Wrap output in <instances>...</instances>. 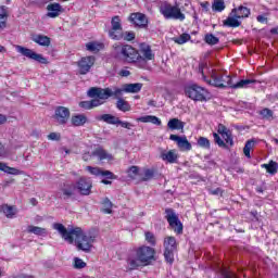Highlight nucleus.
Returning a JSON list of instances; mask_svg holds the SVG:
<instances>
[{"label": "nucleus", "mask_w": 278, "mask_h": 278, "mask_svg": "<svg viewBox=\"0 0 278 278\" xmlns=\"http://www.w3.org/2000/svg\"><path fill=\"white\" fill-rule=\"evenodd\" d=\"M220 81L223 85H220L219 88H232L235 90H238L240 88H249L251 84L257 83V80L255 79H242L233 84V78L229 75H223Z\"/></svg>", "instance_id": "nucleus-6"}, {"label": "nucleus", "mask_w": 278, "mask_h": 278, "mask_svg": "<svg viewBox=\"0 0 278 278\" xmlns=\"http://www.w3.org/2000/svg\"><path fill=\"white\" fill-rule=\"evenodd\" d=\"M165 214V218L169 227L175 231V233H184V224H181V220H179V217L175 213V210L166 208Z\"/></svg>", "instance_id": "nucleus-8"}, {"label": "nucleus", "mask_w": 278, "mask_h": 278, "mask_svg": "<svg viewBox=\"0 0 278 278\" xmlns=\"http://www.w3.org/2000/svg\"><path fill=\"white\" fill-rule=\"evenodd\" d=\"M142 90V84L141 83H135V84H125L124 85V92H130V93H137Z\"/></svg>", "instance_id": "nucleus-29"}, {"label": "nucleus", "mask_w": 278, "mask_h": 278, "mask_svg": "<svg viewBox=\"0 0 278 278\" xmlns=\"http://www.w3.org/2000/svg\"><path fill=\"white\" fill-rule=\"evenodd\" d=\"M213 138L215 141V144L219 146L222 149H229V144L225 143V141L220 138V135L214 132Z\"/></svg>", "instance_id": "nucleus-43"}, {"label": "nucleus", "mask_w": 278, "mask_h": 278, "mask_svg": "<svg viewBox=\"0 0 278 278\" xmlns=\"http://www.w3.org/2000/svg\"><path fill=\"white\" fill-rule=\"evenodd\" d=\"M263 118H265L266 121H270V118H273V110L265 108L263 110L260 111L258 113Z\"/></svg>", "instance_id": "nucleus-47"}, {"label": "nucleus", "mask_w": 278, "mask_h": 278, "mask_svg": "<svg viewBox=\"0 0 278 278\" xmlns=\"http://www.w3.org/2000/svg\"><path fill=\"white\" fill-rule=\"evenodd\" d=\"M86 170H88V173H90V175H94V177H101V172L103 170V168L87 166Z\"/></svg>", "instance_id": "nucleus-49"}, {"label": "nucleus", "mask_w": 278, "mask_h": 278, "mask_svg": "<svg viewBox=\"0 0 278 278\" xmlns=\"http://www.w3.org/2000/svg\"><path fill=\"white\" fill-rule=\"evenodd\" d=\"M117 125H121V127H123L124 129H131V127H134V125H131V123L123 122V121H121V118L117 119Z\"/></svg>", "instance_id": "nucleus-57"}, {"label": "nucleus", "mask_w": 278, "mask_h": 278, "mask_svg": "<svg viewBox=\"0 0 278 278\" xmlns=\"http://www.w3.org/2000/svg\"><path fill=\"white\" fill-rule=\"evenodd\" d=\"M217 134L222 136V138L225 140L226 144H229L231 147L233 144V137H231V130H229L225 125L219 124L217 126Z\"/></svg>", "instance_id": "nucleus-19"}, {"label": "nucleus", "mask_w": 278, "mask_h": 278, "mask_svg": "<svg viewBox=\"0 0 278 278\" xmlns=\"http://www.w3.org/2000/svg\"><path fill=\"white\" fill-rule=\"evenodd\" d=\"M48 140H60V134L51 132L50 135H48Z\"/></svg>", "instance_id": "nucleus-60"}, {"label": "nucleus", "mask_w": 278, "mask_h": 278, "mask_svg": "<svg viewBox=\"0 0 278 278\" xmlns=\"http://www.w3.org/2000/svg\"><path fill=\"white\" fill-rule=\"evenodd\" d=\"M212 10L213 12H223L225 10V0H214Z\"/></svg>", "instance_id": "nucleus-38"}, {"label": "nucleus", "mask_w": 278, "mask_h": 278, "mask_svg": "<svg viewBox=\"0 0 278 278\" xmlns=\"http://www.w3.org/2000/svg\"><path fill=\"white\" fill-rule=\"evenodd\" d=\"M97 59L94 56H84L77 62L79 75H88L90 68L94 66Z\"/></svg>", "instance_id": "nucleus-14"}, {"label": "nucleus", "mask_w": 278, "mask_h": 278, "mask_svg": "<svg viewBox=\"0 0 278 278\" xmlns=\"http://www.w3.org/2000/svg\"><path fill=\"white\" fill-rule=\"evenodd\" d=\"M136 39V33L135 31H125L123 33L122 40H126L127 42H131V40Z\"/></svg>", "instance_id": "nucleus-50"}, {"label": "nucleus", "mask_w": 278, "mask_h": 278, "mask_svg": "<svg viewBox=\"0 0 278 278\" xmlns=\"http://www.w3.org/2000/svg\"><path fill=\"white\" fill-rule=\"evenodd\" d=\"M96 121H102V123H106L108 125H118V117L112 114H102L96 116Z\"/></svg>", "instance_id": "nucleus-25"}, {"label": "nucleus", "mask_w": 278, "mask_h": 278, "mask_svg": "<svg viewBox=\"0 0 278 278\" xmlns=\"http://www.w3.org/2000/svg\"><path fill=\"white\" fill-rule=\"evenodd\" d=\"M52 118L56 125H67L71 121V110L66 106H56Z\"/></svg>", "instance_id": "nucleus-9"}, {"label": "nucleus", "mask_w": 278, "mask_h": 278, "mask_svg": "<svg viewBox=\"0 0 278 278\" xmlns=\"http://www.w3.org/2000/svg\"><path fill=\"white\" fill-rule=\"evenodd\" d=\"M47 16H49V18H58V16H60V12L62 11V5H60V3H51L47 7Z\"/></svg>", "instance_id": "nucleus-24"}, {"label": "nucleus", "mask_w": 278, "mask_h": 278, "mask_svg": "<svg viewBox=\"0 0 278 278\" xmlns=\"http://www.w3.org/2000/svg\"><path fill=\"white\" fill-rule=\"evenodd\" d=\"M201 8L205 10V12H208L210 10V2L205 1V2H201L200 3Z\"/></svg>", "instance_id": "nucleus-62"}, {"label": "nucleus", "mask_w": 278, "mask_h": 278, "mask_svg": "<svg viewBox=\"0 0 278 278\" xmlns=\"http://www.w3.org/2000/svg\"><path fill=\"white\" fill-rule=\"evenodd\" d=\"M204 42H206V45H218V42H220V39H218V37L214 36L213 34H206L204 37Z\"/></svg>", "instance_id": "nucleus-39"}, {"label": "nucleus", "mask_w": 278, "mask_h": 278, "mask_svg": "<svg viewBox=\"0 0 278 278\" xmlns=\"http://www.w3.org/2000/svg\"><path fill=\"white\" fill-rule=\"evenodd\" d=\"M262 168H265L269 175H277L278 164L275 161H270L268 164L261 165Z\"/></svg>", "instance_id": "nucleus-34"}, {"label": "nucleus", "mask_w": 278, "mask_h": 278, "mask_svg": "<svg viewBox=\"0 0 278 278\" xmlns=\"http://www.w3.org/2000/svg\"><path fill=\"white\" fill-rule=\"evenodd\" d=\"M164 258L167 264H173L175 262V250H164Z\"/></svg>", "instance_id": "nucleus-44"}, {"label": "nucleus", "mask_w": 278, "mask_h": 278, "mask_svg": "<svg viewBox=\"0 0 278 278\" xmlns=\"http://www.w3.org/2000/svg\"><path fill=\"white\" fill-rule=\"evenodd\" d=\"M163 247L167 251H177V239L175 237H166Z\"/></svg>", "instance_id": "nucleus-26"}, {"label": "nucleus", "mask_w": 278, "mask_h": 278, "mask_svg": "<svg viewBox=\"0 0 278 278\" xmlns=\"http://www.w3.org/2000/svg\"><path fill=\"white\" fill-rule=\"evenodd\" d=\"M139 55H140L139 60H142L143 62L155 60V54L153 53V50H151V46L147 43L140 45Z\"/></svg>", "instance_id": "nucleus-17"}, {"label": "nucleus", "mask_w": 278, "mask_h": 278, "mask_svg": "<svg viewBox=\"0 0 278 278\" xmlns=\"http://www.w3.org/2000/svg\"><path fill=\"white\" fill-rule=\"evenodd\" d=\"M113 49L117 55H121L125 62L129 64L140 61V52L130 45H113Z\"/></svg>", "instance_id": "nucleus-3"}, {"label": "nucleus", "mask_w": 278, "mask_h": 278, "mask_svg": "<svg viewBox=\"0 0 278 278\" xmlns=\"http://www.w3.org/2000/svg\"><path fill=\"white\" fill-rule=\"evenodd\" d=\"M255 147V140L251 139L245 142V146L243 148V153L245 157L251 159V150Z\"/></svg>", "instance_id": "nucleus-37"}, {"label": "nucleus", "mask_w": 278, "mask_h": 278, "mask_svg": "<svg viewBox=\"0 0 278 278\" xmlns=\"http://www.w3.org/2000/svg\"><path fill=\"white\" fill-rule=\"evenodd\" d=\"M109 37L112 40H123V25L121 24V17L114 16L111 21V29L109 30Z\"/></svg>", "instance_id": "nucleus-10"}, {"label": "nucleus", "mask_w": 278, "mask_h": 278, "mask_svg": "<svg viewBox=\"0 0 278 278\" xmlns=\"http://www.w3.org/2000/svg\"><path fill=\"white\" fill-rule=\"evenodd\" d=\"M197 144L201 149H208V150L211 149L210 139H207L205 137L198 138Z\"/></svg>", "instance_id": "nucleus-42"}, {"label": "nucleus", "mask_w": 278, "mask_h": 278, "mask_svg": "<svg viewBox=\"0 0 278 278\" xmlns=\"http://www.w3.org/2000/svg\"><path fill=\"white\" fill-rule=\"evenodd\" d=\"M2 212L5 214L7 218H14L16 211L12 206L2 205Z\"/></svg>", "instance_id": "nucleus-41"}, {"label": "nucleus", "mask_w": 278, "mask_h": 278, "mask_svg": "<svg viewBox=\"0 0 278 278\" xmlns=\"http://www.w3.org/2000/svg\"><path fill=\"white\" fill-rule=\"evenodd\" d=\"M62 199L64 201H68V199H73L75 197V187L67 185L61 189Z\"/></svg>", "instance_id": "nucleus-27"}, {"label": "nucleus", "mask_w": 278, "mask_h": 278, "mask_svg": "<svg viewBox=\"0 0 278 278\" xmlns=\"http://www.w3.org/2000/svg\"><path fill=\"white\" fill-rule=\"evenodd\" d=\"M93 154L99 157V160H108V162H112L114 156L103 149H97Z\"/></svg>", "instance_id": "nucleus-30"}, {"label": "nucleus", "mask_w": 278, "mask_h": 278, "mask_svg": "<svg viewBox=\"0 0 278 278\" xmlns=\"http://www.w3.org/2000/svg\"><path fill=\"white\" fill-rule=\"evenodd\" d=\"M224 25L225 27H240V25H242V23L240 21H238V17L236 16H229L224 21Z\"/></svg>", "instance_id": "nucleus-35"}, {"label": "nucleus", "mask_w": 278, "mask_h": 278, "mask_svg": "<svg viewBox=\"0 0 278 278\" xmlns=\"http://www.w3.org/2000/svg\"><path fill=\"white\" fill-rule=\"evenodd\" d=\"M4 173H8L9 175H20L21 172L14 167H10L8 165H5L4 167Z\"/></svg>", "instance_id": "nucleus-53"}, {"label": "nucleus", "mask_w": 278, "mask_h": 278, "mask_svg": "<svg viewBox=\"0 0 278 278\" xmlns=\"http://www.w3.org/2000/svg\"><path fill=\"white\" fill-rule=\"evenodd\" d=\"M8 23V7H0V29H5Z\"/></svg>", "instance_id": "nucleus-32"}, {"label": "nucleus", "mask_w": 278, "mask_h": 278, "mask_svg": "<svg viewBox=\"0 0 278 278\" xmlns=\"http://www.w3.org/2000/svg\"><path fill=\"white\" fill-rule=\"evenodd\" d=\"M224 278H236V274H230V273L225 271Z\"/></svg>", "instance_id": "nucleus-64"}, {"label": "nucleus", "mask_w": 278, "mask_h": 278, "mask_svg": "<svg viewBox=\"0 0 278 278\" xmlns=\"http://www.w3.org/2000/svg\"><path fill=\"white\" fill-rule=\"evenodd\" d=\"M100 177H103L104 179H118V176L114 175V173H112L111 170L108 169H103L100 174Z\"/></svg>", "instance_id": "nucleus-48"}, {"label": "nucleus", "mask_w": 278, "mask_h": 278, "mask_svg": "<svg viewBox=\"0 0 278 278\" xmlns=\"http://www.w3.org/2000/svg\"><path fill=\"white\" fill-rule=\"evenodd\" d=\"M102 205H103V208H102L103 214H112V207L114 205V204H112V201H110L108 198H105L102 201Z\"/></svg>", "instance_id": "nucleus-40"}, {"label": "nucleus", "mask_w": 278, "mask_h": 278, "mask_svg": "<svg viewBox=\"0 0 278 278\" xmlns=\"http://www.w3.org/2000/svg\"><path fill=\"white\" fill-rule=\"evenodd\" d=\"M161 159L163 162H167L168 164H177L179 154H177V150H163L161 152Z\"/></svg>", "instance_id": "nucleus-18"}, {"label": "nucleus", "mask_w": 278, "mask_h": 278, "mask_svg": "<svg viewBox=\"0 0 278 278\" xmlns=\"http://www.w3.org/2000/svg\"><path fill=\"white\" fill-rule=\"evenodd\" d=\"M256 21L258 23H268V17H266L265 15H257Z\"/></svg>", "instance_id": "nucleus-61"}, {"label": "nucleus", "mask_w": 278, "mask_h": 278, "mask_svg": "<svg viewBox=\"0 0 278 278\" xmlns=\"http://www.w3.org/2000/svg\"><path fill=\"white\" fill-rule=\"evenodd\" d=\"M139 123H152V125H162V119L155 115H146L138 118Z\"/></svg>", "instance_id": "nucleus-28"}, {"label": "nucleus", "mask_w": 278, "mask_h": 278, "mask_svg": "<svg viewBox=\"0 0 278 278\" xmlns=\"http://www.w3.org/2000/svg\"><path fill=\"white\" fill-rule=\"evenodd\" d=\"M168 129L172 131H181L184 134V127H186V123L181 122L179 118H172L167 123Z\"/></svg>", "instance_id": "nucleus-23"}, {"label": "nucleus", "mask_w": 278, "mask_h": 278, "mask_svg": "<svg viewBox=\"0 0 278 278\" xmlns=\"http://www.w3.org/2000/svg\"><path fill=\"white\" fill-rule=\"evenodd\" d=\"M75 188L83 197H90V194H92V180H90V178L80 177L76 181Z\"/></svg>", "instance_id": "nucleus-12"}, {"label": "nucleus", "mask_w": 278, "mask_h": 278, "mask_svg": "<svg viewBox=\"0 0 278 278\" xmlns=\"http://www.w3.org/2000/svg\"><path fill=\"white\" fill-rule=\"evenodd\" d=\"M199 73H201L202 79L210 86H215L216 88H220V86H223V75L216 73V70L207 66L206 64L199 65Z\"/></svg>", "instance_id": "nucleus-4"}, {"label": "nucleus", "mask_w": 278, "mask_h": 278, "mask_svg": "<svg viewBox=\"0 0 278 278\" xmlns=\"http://www.w3.org/2000/svg\"><path fill=\"white\" fill-rule=\"evenodd\" d=\"M16 51L17 53L24 55V58H28V60H34L35 62H39V64H47V58L42 56V54L34 52V50L29 48L16 46Z\"/></svg>", "instance_id": "nucleus-11"}, {"label": "nucleus", "mask_w": 278, "mask_h": 278, "mask_svg": "<svg viewBox=\"0 0 278 278\" xmlns=\"http://www.w3.org/2000/svg\"><path fill=\"white\" fill-rule=\"evenodd\" d=\"M52 227L60 233L61 238H63L65 242H68L70 244L75 242L78 251L90 253L92 244H94V236L84 232V230H81L79 227L68 230L60 223H54Z\"/></svg>", "instance_id": "nucleus-1"}, {"label": "nucleus", "mask_w": 278, "mask_h": 278, "mask_svg": "<svg viewBox=\"0 0 278 278\" xmlns=\"http://www.w3.org/2000/svg\"><path fill=\"white\" fill-rule=\"evenodd\" d=\"M8 123V117L3 114H0V125H5Z\"/></svg>", "instance_id": "nucleus-63"}, {"label": "nucleus", "mask_w": 278, "mask_h": 278, "mask_svg": "<svg viewBox=\"0 0 278 278\" xmlns=\"http://www.w3.org/2000/svg\"><path fill=\"white\" fill-rule=\"evenodd\" d=\"M88 97L91 99H99L100 101H108L110 97H112V89L111 88H99V87H91L88 90Z\"/></svg>", "instance_id": "nucleus-13"}, {"label": "nucleus", "mask_w": 278, "mask_h": 278, "mask_svg": "<svg viewBox=\"0 0 278 278\" xmlns=\"http://www.w3.org/2000/svg\"><path fill=\"white\" fill-rule=\"evenodd\" d=\"M87 51H90L91 53H98V51H101L103 49V43L98 42H88L86 45Z\"/></svg>", "instance_id": "nucleus-36"}, {"label": "nucleus", "mask_w": 278, "mask_h": 278, "mask_svg": "<svg viewBox=\"0 0 278 278\" xmlns=\"http://www.w3.org/2000/svg\"><path fill=\"white\" fill-rule=\"evenodd\" d=\"M129 21L140 29H147V27H149V18L143 13H131L129 16Z\"/></svg>", "instance_id": "nucleus-15"}, {"label": "nucleus", "mask_w": 278, "mask_h": 278, "mask_svg": "<svg viewBox=\"0 0 278 278\" xmlns=\"http://www.w3.org/2000/svg\"><path fill=\"white\" fill-rule=\"evenodd\" d=\"M185 94L192 101H207V89L198 84H190L185 87Z\"/></svg>", "instance_id": "nucleus-5"}, {"label": "nucleus", "mask_w": 278, "mask_h": 278, "mask_svg": "<svg viewBox=\"0 0 278 278\" xmlns=\"http://www.w3.org/2000/svg\"><path fill=\"white\" fill-rule=\"evenodd\" d=\"M139 175H140V170H139L138 166H131L128 169V177L130 179H138Z\"/></svg>", "instance_id": "nucleus-46"}, {"label": "nucleus", "mask_w": 278, "mask_h": 278, "mask_svg": "<svg viewBox=\"0 0 278 278\" xmlns=\"http://www.w3.org/2000/svg\"><path fill=\"white\" fill-rule=\"evenodd\" d=\"M123 92H125V88L121 89V88L114 87L113 90L111 89L112 97H117L118 98L123 94Z\"/></svg>", "instance_id": "nucleus-55"}, {"label": "nucleus", "mask_w": 278, "mask_h": 278, "mask_svg": "<svg viewBox=\"0 0 278 278\" xmlns=\"http://www.w3.org/2000/svg\"><path fill=\"white\" fill-rule=\"evenodd\" d=\"M86 123H88V117L85 114H74L71 117L73 127H84Z\"/></svg>", "instance_id": "nucleus-22"}, {"label": "nucleus", "mask_w": 278, "mask_h": 278, "mask_svg": "<svg viewBox=\"0 0 278 278\" xmlns=\"http://www.w3.org/2000/svg\"><path fill=\"white\" fill-rule=\"evenodd\" d=\"M27 233H34L35 236L45 237V236H47V230H46V228H42V227L29 225L27 227Z\"/></svg>", "instance_id": "nucleus-31"}, {"label": "nucleus", "mask_w": 278, "mask_h": 278, "mask_svg": "<svg viewBox=\"0 0 278 278\" xmlns=\"http://www.w3.org/2000/svg\"><path fill=\"white\" fill-rule=\"evenodd\" d=\"M126 262L129 270H137L140 266H151L155 262V249L148 245L135 248L128 253Z\"/></svg>", "instance_id": "nucleus-2"}, {"label": "nucleus", "mask_w": 278, "mask_h": 278, "mask_svg": "<svg viewBox=\"0 0 278 278\" xmlns=\"http://www.w3.org/2000/svg\"><path fill=\"white\" fill-rule=\"evenodd\" d=\"M119 77H129V75H131V72H129V70L127 68H123L118 72Z\"/></svg>", "instance_id": "nucleus-59"}, {"label": "nucleus", "mask_w": 278, "mask_h": 278, "mask_svg": "<svg viewBox=\"0 0 278 278\" xmlns=\"http://www.w3.org/2000/svg\"><path fill=\"white\" fill-rule=\"evenodd\" d=\"M79 108H83L84 110H92L91 101H81Z\"/></svg>", "instance_id": "nucleus-58"}, {"label": "nucleus", "mask_w": 278, "mask_h": 278, "mask_svg": "<svg viewBox=\"0 0 278 278\" xmlns=\"http://www.w3.org/2000/svg\"><path fill=\"white\" fill-rule=\"evenodd\" d=\"M103 103H105V101L100 100L99 98H94L91 100V110L93 108H99V105H103Z\"/></svg>", "instance_id": "nucleus-56"}, {"label": "nucleus", "mask_w": 278, "mask_h": 278, "mask_svg": "<svg viewBox=\"0 0 278 278\" xmlns=\"http://www.w3.org/2000/svg\"><path fill=\"white\" fill-rule=\"evenodd\" d=\"M169 140L176 142L180 151H192V143L188 141V138L186 136L170 135Z\"/></svg>", "instance_id": "nucleus-16"}, {"label": "nucleus", "mask_w": 278, "mask_h": 278, "mask_svg": "<svg viewBox=\"0 0 278 278\" xmlns=\"http://www.w3.org/2000/svg\"><path fill=\"white\" fill-rule=\"evenodd\" d=\"M31 40L39 47H51V38L47 35H31Z\"/></svg>", "instance_id": "nucleus-21"}, {"label": "nucleus", "mask_w": 278, "mask_h": 278, "mask_svg": "<svg viewBox=\"0 0 278 278\" xmlns=\"http://www.w3.org/2000/svg\"><path fill=\"white\" fill-rule=\"evenodd\" d=\"M161 14L164 18H174L175 21H186V15L181 13L178 7H173L170 4H164L160 9Z\"/></svg>", "instance_id": "nucleus-7"}, {"label": "nucleus", "mask_w": 278, "mask_h": 278, "mask_svg": "<svg viewBox=\"0 0 278 278\" xmlns=\"http://www.w3.org/2000/svg\"><path fill=\"white\" fill-rule=\"evenodd\" d=\"M75 268L81 269V268H86V262H84L81 258H75V263H74Z\"/></svg>", "instance_id": "nucleus-54"}, {"label": "nucleus", "mask_w": 278, "mask_h": 278, "mask_svg": "<svg viewBox=\"0 0 278 278\" xmlns=\"http://www.w3.org/2000/svg\"><path fill=\"white\" fill-rule=\"evenodd\" d=\"M231 16H235V18H249L251 16V9L240 5L237 9H232Z\"/></svg>", "instance_id": "nucleus-20"}, {"label": "nucleus", "mask_w": 278, "mask_h": 278, "mask_svg": "<svg viewBox=\"0 0 278 278\" xmlns=\"http://www.w3.org/2000/svg\"><path fill=\"white\" fill-rule=\"evenodd\" d=\"M153 169H146L143 172V177L141 178V181H149L150 179H153Z\"/></svg>", "instance_id": "nucleus-51"}, {"label": "nucleus", "mask_w": 278, "mask_h": 278, "mask_svg": "<svg viewBox=\"0 0 278 278\" xmlns=\"http://www.w3.org/2000/svg\"><path fill=\"white\" fill-rule=\"evenodd\" d=\"M116 108L117 110H119V112H131V105L123 98H118L116 102Z\"/></svg>", "instance_id": "nucleus-33"}, {"label": "nucleus", "mask_w": 278, "mask_h": 278, "mask_svg": "<svg viewBox=\"0 0 278 278\" xmlns=\"http://www.w3.org/2000/svg\"><path fill=\"white\" fill-rule=\"evenodd\" d=\"M188 40H190V34H182L177 38H174V42H176V45H186V42H188Z\"/></svg>", "instance_id": "nucleus-45"}, {"label": "nucleus", "mask_w": 278, "mask_h": 278, "mask_svg": "<svg viewBox=\"0 0 278 278\" xmlns=\"http://www.w3.org/2000/svg\"><path fill=\"white\" fill-rule=\"evenodd\" d=\"M146 240L151 247H155V235L152 232H146Z\"/></svg>", "instance_id": "nucleus-52"}]
</instances>
